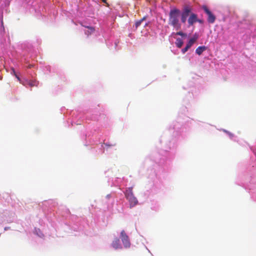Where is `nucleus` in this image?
I'll return each mask as SVG.
<instances>
[{
	"label": "nucleus",
	"mask_w": 256,
	"mask_h": 256,
	"mask_svg": "<svg viewBox=\"0 0 256 256\" xmlns=\"http://www.w3.org/2000/svg\"><path fill=\"white\" fill-rule=\"evenodd\" d=\"M180 16V10L176 8H174L170 10L169 14V24L172 26L176 30H179L181 28V24L179 22V17Z\"/></svg>",
	"instance_id": "nucleus-1"
},
{
	"label": "nucleus",
	"mask_w": 256,
	"mask_h": 256,
	"mask_svg": "<svg viewBox=\"0 0 256 256\" xmlns=\"http://www.w3.org/2000/svg\"><path fill=\"white\" fill-rule=\"evenodd\" d=\"M125 196L130 202V207H134L138 204V200L134 196L132 188H128L124 192Z\"/></svg>",
	"instance_id": "nucleus-2"
},
{
	"label": "nucleus",
	"mask_w": 256,
	"mask_h": 256,
	"mask_svg": "<svg viewBox=\"0 0 256 256\" xmlns=\"http://www.w3.org/2000/svg\"><path fill=\"white\" fill-rule=\"evenodd\" d=\"M192 12V8L188 5L185 6L181 14L180 20L181 22L183 24L186 22L187 18L190 16Z\"/></svg>",
	"instance_id": "nucleus-3"
},
{
	"label": "nucleus",
	"mask_w": 256,
	"mask_h": 256,
	"mask_svg": "<svg viewBox=\"0 0 256 256\" xmlns=\"http://www.w3.org/2000/svg\"><path fill=\"white\" fill-rule=\"evenodd\" d=\"M120 238L124 247L129 248L130 246V242L128 236L124 230H122L120 232Z\"/></svg>",
	"instance_id": "nucleus-4"
},
{
	"label": "nucleus",
	"mask_w": 256,
	"mask_h": 256,
	"mask_svg": "<svg viewBox=\"0 0 256 256\" xmlns=\"http://www.w3.org/2000/svg\"><path fill=\"white\" fill-rule=\"evenodd\" d=\"M204 12L208 16V22L209 23L213 24L216 20V16L214 14L209 10L208 7L206 6H204L202 7Z\"/></svg>",
	"instance_id": "nucleus-5"
},
{
	"label": "nucleus",
	"mask_w": 256,
	"mask_h": 256,
	"mask_svg": "<svg viewBox=\"0 0 256 256\" xmlns=\"http://www.w3.org/2000/svg\"><path fill=\"white\" fill-rule=\"evenodd\" d=\"M196 20H198V15L193 12L192 13L188 20V26H192L195 22H196Z\"/></svg>",
	"instance_id": "nucleus-6"
},
{
	"label": "nucleus",
	"mask_w": 256,
	"mask_h": 256,
	"mask_svg": "<svg viewBox=\"0 0 256 256\" xmlns=\"http://www.w3.org/2000/svg\"><path fill=\"white\" fill-rule=\"evenodd\" d=\"M112 246L116 250L122 248L120 244V240L118 238H114V240L112 241Z\"/></svg>",
	"instance_id": "nucleus-7"
},
{
	"label": "nucleus",
	"mask_w": 256,
	"mask_h": 256,
	"mask_svg": "<svg viewBox=\"0 0 256 256\" xmlns=\"http://www.w3.org/2000/svg\"><path fill=\"white\" fill-rule=\"evenodd\" d=\"M82 26L84 28H88V30H86L84 32L85 34L86 35H87V36H89L92 34L94 33V32L95 31V28L94 27L86 26L82 25Z\"/></svg>",
	"instance_id": "nucleus-8"
},
{
	"label": "nucleus",
	"mask_w": 256,
	"mask_h": 256,
	"mask_svg": "<svg viewBox=\"0 0 256 256\" xmlns=\"http://www.w3.org/2000/svg\"><path fill=\"white\" fill-rule=\"evenodd\" d=\"M198 38V36L195 34L192 38H191L186 45L188 46L190 48L192 44L196 42L197 39Z\"/></svg>",
	"instance_id": "nucleus-9"
},
{
	"label": "nucleus",
	"mask_w": 256,
	"mask_h": 256,
	"mask_svg": "<svg viewBox=\"0 0 256 256\" xmlns=\"http://www.w3.org/2000/svg\"><path fill=\"white\" fill-rule=\"evenodd\" d=\"M206 48L205 46H198L196 50V52L198 55H200L204 50H206Z\"/></svg>",
	"instance_id": "nucleus-10"
},
{
	"label": "nucleus",
	"mask_w": 256,
	"mask_h": 256,
	"mask_svg": "<svg viewBox=\"0 0 256 256\" xmlns=\"http://www.w3.org/2000/svg\"><path fill=\"white\" fill-rule=\"evenodd\" d=\"M38 84V82L36 80H30L28 82V84L30 87L37 86Z\"/></svg>",
	"instance_id": "nucleus-11"
},
{
	"label": "nucleus",
	"mask_w": 256,
	"mask_h": 256,
	"mask_svg": "<svg viewBox=\"0 0 256 256\" xmlns=\"http://www.w3.org/2000/svg\"><path fill=\"white\" fill-rule=\"evenodd\" d=\"M146 19V16H144V18H142V19L138 20H137L136 22H135V26H136V28H138L140 24H141L142 23V22L144 20H145Z\"/></svg>",
	"instance_id": "nucleus-12"
},
{
	"label": "nucleus",
	"mask_w": 256,
	"mask_h": 256,
	"mask_svg": "<svg viewBox=\"0 0 256 256\" xmlns=\"http://www.w3.org/2000/svg\"><path fill=\"white\" fill-rule=\"evenodd\" d=\"M176 44L178 48H181L183 44V42L180 38H178L176 40Z\"/></svg>",
	"instance_id": "nucleus-13"
},
{
	"label": "nucleus",
	"mask_w": 256,
	"mask_h": 256,
	"mask_svg": "<svg viewBox=\"0 0 256 256\" xmlns=\"http://www.w3.org/2000/svg\"><path fill=\"white\" fill-rule=\"evenodd\" d=\"M176 34L178 35V36H186V34L182 32H177Z\"/></svg>",
	"instance_id": "nucleus-14"
},
{
	"label": "nucleus",
	"mask_w": 256,
	"mask_h": 256,
	"mask_svg": "<svg viewBox=\"0 0 256 256\" xmlns=\"http://www.w3.org/2000/svg\"><path fill=\"white\" fill-rule=\"evenodd\" d=\"M190 48L188 46L186 45V46L184 49L182 50V52H186Z\"/></svg>",
	"instance_id": "nucleus-15"
},
{
	"label": "nucleus",
	"mask_w": 256,
	"mask_h": 256,
	"mask_svg": "<svg viewBox=\"0 0 256 256\" xmlns=\"http://www.w3.org/2000/svg\"><path fill=\"white\" fill-rule=\"evenodd\" d=\"M12 71L14 72V75L16 76V78H18V80H20V78H19V77H18V76L16 74L15 72H14V68H12Z\"/></svg>",
	"instance_id": "nucleus-16"
},
{
	"label": "nucleus",
	"mask_w": 256,
	"mask_h": 256,
	"mask_svg": "<svg viewBox=\"0 0 256 256\" xmlns=\"http://www.w3.org/2000/svg\"><path fill=\"white\" fill-rule=\"evenodd\" d=\"M196 22H198L200 24H202L203 23V20H200L198 18V20H196Z\"/></svg>",
	"instance_id": "nucleus-17"
},
{
	"label": "nucleus",
	"mask_w": 256,
	"mask_h": 256,
	"mask_svg": "<svg viewBox=\"0 0 256 256\" xmlns=\"http://www.w3.org/2000/svg\"><path fill=\"white\" fill-rule=\"evenodd\" d=\"M102 2H104V3H106V4H108L107 3H106V0H102Z\"/></svg>",
	"instance_id": "nucleus-18"
},
{
	"label": "nucleus",
	"mask_w": 256,
	"mask_h": 256,
	"mask_svg": "<svg viewBox=\"0 0 256 256\" xmlns=\"http://www.w3.org/2000/svg\"><path fill=\"white\" fill-rule=\"evenodd\" d=\"M31 67H32V66H31V65H30V66H28V68H31Z\"/></svg>",
	"instance_id": "nucleus-19"
}]
</instances>
